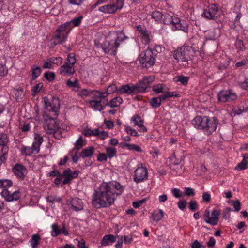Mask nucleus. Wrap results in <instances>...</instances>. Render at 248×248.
I'll return each mask as SVG.
<instances>
[{"mask_svg": "<svg viewBox=\"0 0 248 248\" xmlns=\"http://www.w3.org/2000/svg\"><path fill=\"white\" fill-rule=\"evenodd\" d=\"M147 177L148 170L147 168L143 166V164H140L135 170L134 181L138 183L146 179Z\"/></svg>", "mask_w": 248, "mask_h": 248, "instance_id": "obj_5", "label": "nucleus"}, {"mask_svg": "<svg viewBox=\"0 0 248 248\" xmlns=\"http://www.w3.org/2000/svg\"><path fill=\"white\" fill-rule=\"evenodd\" d=\"M118 93L119 94L126 93L128 94L137 93L138 92L135 85H130L127 84L123 85L118 90Z\"/></svg>", "mask_w": 248, "mask_h": 248, "instance_id": "obj_18", "label": "nucleus"}, {"mask_svg": "<svg viewBox=\"0 0 248 248\" xmlns=\"http://www.w3.org/2000/svg\"><path fill=\"white\" fill-rule=\"evenodd\" d=\"M60 72L61 74L68 76L73 75L75 72V70L73 66L69 64L68 62H65L61 67Z\"/></svg>", "mask_w": 248, "mask_h": 248, "instance_id": "obj_20", "label": "nucleus"}, {"mask_svg": "<svg viewBox=\"0 0 248 248\" xmlns=\"http://www.w3.org/2000/svg\"><path fill=\"white\" fill-rule=\"evenodd\" d=\"M46 201L50 203H53L54 202H60L62 201V198L58 197L56 196H49L46 197Z\"/></svg>", "mask_w": 248, "mask_h": 248, "instance_id": "obj_46", "label": "nucleus"}, {"mask_svg": "<svg viewBox=\"0 0 248 248\" xmlns=\"http://www.w3.org/2000/svg\"><path fill=\"white\" fill-rule=\"evenodd\" d=\"M70 4L81 5L85 0H68Z\"/></svg>", "mask_w": 248, "mask_h": 248, "instance_id": "obj_58", "label": "nucleus"}, {"mask_svg": "<svg viewBox=\"0 0 248 248\" xmlns=\"http://www.w3.org/2000/svg\"><path fill=\"white\" fill-rule=\"evenodd\" d=\"M51 234L53 237H56L61 233V230L59 228L57 224H53L51 225Z\"/></svg>", "mask_w": 248, "mask_h": 248, "instance_id": "obj_35", "label": "nucleus"}, {"mask_svg": "<svg viewBox=\"0 0 248 248\" xmlns=\"http://www.w3.org/2000/svg\"><path fill=\"white\" fill-rule=\"evenodd\" d=\"M44 77L48 81H52L55 78V74L53 72H46L44 74Z\"/></svg>", "mask_w": 248, "mask_h": 248, "instance_id": "obj_43", "label": "nucleus"}, {"mask_svg": "<svg viewBox=\"0 0 248 248\" xmlns=\"http://www.w3.org/2000/svg\"><path fill=\"white\" fill-rule=\"evenodd\" d=\"M125 130L128 134H130L132 136H138L137 132L135 130L132 129L131 127H130L129 126H126L125 127Z\"/></svg>", "mask_w": 248, "mask_h": 248, "instance_id": "obj_53", "label": "nucleus"}, {"mask_svg": "<svg viewBox=\"0 0 248 248\" xmlns=\"http://www.w3.org/2000/svg\"><path fill=\"white\" fill-rule=\"evenodd\" d=\"M171 20L172 16L167 13H164L160 22L165 24H171Z\"/></svg>", "mask_w": 248, "mask_h": 248, "instance_id": "obj_38", "label": "nucleus"}, {"mask_svg": "<svg viewBox=\"0 0 248 248\" xmlns=\"http://www.w3.org/2000/svg\"><path fill=\"white\" fill-rule=\"evenodd\" d=\"M240 86L245 90H248V78L246 79L244 82L239 83Z\"/></svg>", "mask_w": 248, "mask_h": 248, "instance_id": "obj_64", "label": "nucleus"}, {"mask_svg": "<svg viewBox=\"0 0 248 248\" xmlns=\"http://www.w3.org/2000/svg\"><path fill=\"white\" fill-rule=\"evenodd\" d=\"M66 203L68 205H71L73 210L76 212L81 211L83 208V204L81 200L77 197L71 200H67Z\"/></svg>", "mask_w": 248, "mask_h": 248, "instance_id": "obj_15", "label": "nucleus"}, {"mask_svg": "<svg viewBox=\"0 0 248 248\" xmlns=\"http://www.w3.org/2000/svg\"><path fill=\"white\" fill-rule=\"evenodd\" d=\"M145 201L146 199H143L138 201H136L133 202L132 205L134 208H137L141 206Z\"/></svg>", "mask_w": 248, "mask_h": 248, "instance_id": "obj_55", "label": "nucleus"}, {"mask_svg": "<svg viewBox=\"0 0 248 248\" xmlns=\"http://www.w3.org/2000/svg\"><path fill=\"white\" fill-rule=\"evenodd\" d=\"M141 35L143 43L145 44H148L150 41V39L148 31L144 32Z\"/></svg>", "mask_w": 248, "mask_h": 248, "instance_id": "obj_48", "label": "nucleus"}, {"mask_svg": "<svg viewBox=\"0 0 248 248\" xmlns=\"http://www.w3.org/2000/svg\"><path fill=\"white\" fill-rule=\"evenodd\" d=\"M13 182L9 179H2V188H6L12 186Z\"/></svg>", "mask_w": 248, "mask_h": 248, "instance_id": "obj_50", "label": "nucleus"}, {"mask_svg": "<svg viewBox=\"0 0 248 248\" xmlns=\"http://www.w3.org/2000/svg\"><path fill=\"white\" fill-rule=\"evenodd\" d=\"M157 48L161 49L160 46H156L155 49L152 50L147 49L141 52L140 55V62L142 68H149L152 67L155 61Z\"/></svg>", "mask_w": 248, "mask_h": 248, "instance_id": "obj_2", "label": "nucleus"}, {"mask_svg": "<svg viewBox=\"0 0 248 248\" xmlns=\"http://www.w3.org/2000/svg\"><path fill=\"white\" fill-rule=\"evenodd\" d=\"M52 63L60 65L62 62V59L61 57H53L51 58Z\"/></svg>", "mask_w": 248, "mask_h": 248, "instance_id": "obj_57", "label": "nucleus"}, {"mask_svg": "<svg viewBox=\"0 0 248 248\" xmlns=\"http://www.w3.org/2000/svg\"><path fill=\"white\" fill-rule=\"evenodd\" d=\"M115 91L118 92L117 86L115 84H112L108 87V89L106 92L108 93V94H109L110 93H114Z\"/></svg>", "mask_w": 248, "mask_h": 248, "instance_id": "obj_52", "label": "nucleus"}, {"mask_svg": "<svg viewBox=\"0 0 248 248\" xmlns=\"http://www.w3.org/2000/svg\"><path fill=\"white\" fill-rule=\"evenodd\" d=\"M76 60L75 57V55L73 53H70L67 58V62L68 63L72 66L76 63Z\"/></svg>", "mask_w": 248, "mask_h": 248, "instance_id": "obj_47", "label": "nucleus"}, {"mask_svg": "<svg viewBox=\"0 0 248 248\" xmlns=\"http://www.w3.org/2000/svg\"><path fill=\"white\" fill-rule=\"evenodd\" d=\"M41 72V68L37 66L34 68L32 69V80L35 79L38 77L39 76Z\"/></svg>", "mask_w": 248, "mask_h": 248, "instance_id": "obj_42", "label": "nucleus"}, {"mask_svg": "<svg viewBox=\"0 0 248 248\" xmlns=\"http://www.w3.org/2000/svg\"><path fill=\"white\" fill-rule=\"evenodd\" d=\"M210 211L208 209H206L205 210L204 213L203 214V217H204L203 219L205 221V222L207 223L208 219H210V218H211V217H210Z\"/></svg>", "mask_w": 248, "mask_h": 248, "instance_id": "obj_63", "label": "nucleus"}, {"mask_svg": "<svg viewBox=\"0 0 248 248\" xmlns=\"http://www.w3.org/2000/svg\"><path fill=\"white\" fill-rule=\"evenodd\" d=\"M220 214V210L214 209L211 212L212 217L210 219H208L207 223L213 226L217 225L219 220Z\"/></svg>", "mask_w": 248, "mask_h": 248, "instance_id": "obj_21", "label": "nucleus"}, {"mask_svg": "<svg viewBox=\"0 0 248 248\" xmlns=\"http://www.w3.org/2000/svg\"><path fill=\"white\" fill-rule=\"evenodd\" d=\"M44 128L47 133L54 134L57 132L58 129V126L56 124L54 119L52 118H49L46 121Z\"/></svg>", "mask_w": 248, "mask_h": 248, "instance_id": "obj_13", "label": "nucleus"}, {"mask_svg": "<svg viewBox=\"0 0 248 248\" xmlns=\"http://www.w3.org/2000/svg\"><path fill=\"white\" fill-rule=\"evenodd\" d=\"M40 239L41 237L38 234H33L32 236L31 239L30 241L31 246L32 248H37Z\"/></svg>", "mask_w": 248, "mask_h": 248, "instance_id": "obj_31", "label": "nucleus"}, {"mask_svg": "<svg viewBox=\"0 0 248 248\" xmlns=\"http://www.w3.org/2000/svg\"><path fill=\"white\" fill-rule=\"evenodd\" d=\"M70 25V22H67L63 24L60 25L56 30V32L63 33V32H67L68 34L70 30H67V27Z\"/></svg>", "mask_w": 248, "mask_h": 248, "instance_id": "obj_37", "label": "nucleus"}, {"mask_svg": "<svg viewBox=\"0 0 248 248\" xmlns=\"http://www.w3.org/2000/svg\"><path fill=\"white\" fill-rule=\"evenodd\" d=\"M178 94L174 93V92H167L164 93L163 94L160 95L158 98L161 100V102L162 101H164L166 100L167 98L170 97H178Z\"/></svg>", "mask_w": 248, "mask_h": 248, "instance_id": "obj_34", "label": "nucleus"}, {"mask_svg": "<svg viewBox=\"0 0 248 248\" xmlns=\"http://www.w3.org/2000/svg\"><path fill=\"white\" fill-rule=\"evenodd\" d=\"M115 34L116 38L114 41L116 42V44H118V47L121 43L129 38L128 36L124 34L123 30L117 31L115 32Z\"/></svg>", "mask_w": 248, "mask_h": 248, "instance_id": "obj_22", "label": "nucleus"}, {"mask_svg": "<svg viewBox=\"0 0 248 248\" xmlns=\"http://www.w3.org/2000/svg\"><path fill=\"white\" fill-rule=\"evenodd\" d=\"M116 241L115 237L112 234H108L105 235L101 241L100 244L102 246H106L109 244H111Z\"/></svg>", "mask_w": 248, "mask_h": 248, "instance_id": "obj_26", "label": "nucleus"}, {"mask_svg": "<svg viewBox=\"0 0 248 248\" xmlns=\"http://www.w3.org/2000/svg\"><path fill=\"white\" fill-rule=\"evenodd\" d=\"M1 194L5 200L8 202L17 201L21 196L19 191L16 190L11 193L6 189H3Z\"/></svg>", "mask_w": 248, "mask_h": 248, "instance_id": "obj_10", "label": "nucleus"}, {"mask_svg": "<svg viewBox=\"0 0 248 248\" xmlns=\"http://www.w3.org/2000/svg\"><path fill=\"white\" fill-rule=\"evenodd\" d=\"M151 16L155 20L160 22L163 16V13L158 11H155L152 13Z\"/></svg>", "mask_w": 248, "mask_h": 248, "instance_id": "obj_40", "label": "nucleus"}, {"mask_svg": "<svg viewBox=\"0 0 248 248\" xmlns=\"http://www.w3.org/2000/svg\"><path fill=\"white\" fill-rule=\"evenodd\" d=\"M66 86L70 88L77 92L80 88V84L78 79H75L73 81L71 79L68 80L66 83Z\"/></svg>", "mask_w": 248, "mask_h": 248, "instance_id": "obj_28", "label": "nucleus"}, {"mask_svg": "<svg viewBox=\"0 0 248 248\" xmlns=\"http://www.w3.org/2000/svg\"><path fill=\"white\" fill-rule=\"evenodd\" d=\"M202 199L204 202H209L211 200V196L208 192H204L202 194Z\"/></svg>", "mask_w": 248, "mask_h": 248, "instance_id": "obj_59", "label": "nucleus"}, {"mask_svg": "<svg viewBox=\"0 0 248 248\" xmlns=\"http://www.w3.org/2000/svg\"><path fill=\"white\" fill-rule=\"evenodd\" d=\"M94 150L95 149L93 146L88 147L82 150L80 153L79 156L84 158L90 157L93 156Z\"/></svg>", "mask_w": 248, "mask_h": 248, "instance_id": "obj_24", "label": "nucleus"}, {"mask_svg": "<svg viewBox=\"0 0 248 248\" xmlns=\"http://www.w3.org/2000/svg\"><path fill=\"white\" fill-rule=\"evenodd\" d=\"M208 117L198 116L194 118L192 120V124L194 126L198 129L204 130L205 126L206 125Z\"/></svg>", "mask_w": 248, "mask_h": 248, "instance_id": "obj_11", "label": "nucleus"}, {"mask_svg": "<svg viewBox=\"0 0 248 248\" xmlns=\"http://www.w3.org/2000/svg\"><path fill=\"white\" fill-rule=\"evenodd\" d=\"M171 191L175 198H178L182 196L179 189L173 188L172 189Z\"/></svg>", "mask_w": 248, "mask_h": 248, "instance_id": "obj_61", "label": "nucleus"}, {"mask_svg": "<svg viewBox=\"0 0 248 248\" xmlns=\"http://www.w3.org/2000/svg\"><path fill=\"white\" fill-rule=\"evenodd\" d=\"M114 40H105L101 45V47L104 52L110 55H115L118 48V44Z\"/></svg>", "mask_w": 248, "mask_h": 248, "instance_id": "obj_7", "label": "nucleus"}, {"mask_svg": "<svg viewBox=\"0 0 248 248\" xmlns=\"http://www.w3.org/2000/svg\"><path fill=\"white\" fill-rule=\"evenodd\" d=\"M243 158L242 161L235 167V170H243L248 168V155L247 154H244Z\"/></svg>", "mask_w": 248, "mask_h": 248, "instance_id": "obj_27", "label": "nucleus"}, {"mask_svg": "<svg viewBox=\"0 0 248 248\" xmlns=\"http://www.w3.org/2000/svg\"><path fill=\"white\" fill-rule=\"evenodd\" d=\"M91 95H92L93 100H99L105 99V98L108 96V93L105 92H100L97 90H93L91 91Z\"/></svg>", "mask_w": 248, "mask_h": 248, "instance_id": "obj_25", "label": "nucleus"}, {"mask_svg": "<svg viewBox=\"0 0 248 248\" xmlns=\"http://www.w3.org/2000/svg\"><path fill=\"white\" fill-rule=\"evenodd\" d=\"M233 207L235 209V211L238 212L241 209V203L239 200L234 201H232Z\"/></svg>", "mask_w": 248, "mask_h": 248, "instance_id": "obj_51", "label": "nucleus"}, {"mask_svg": "<svg viewBox=\"0 0 248 248\" xmlns=\"http://www.w3.org/2000/svg\"><path fill=\"white\" fill-rule=\"evenodd\" d=\"M124 186L117 181L103 182L95 190L92 203L96 208L109 207L113 205L117 196L124 191Z\"/></svg>", "mask_w": 248, "mask_h": 248, "instance_id": "obj_1", "label": "nucleus"}, {"mask_svg": "<svg viewBox=\"0 0 248 248\" xmlns=\"http://www.w3.org/2000/svg\"><path fill=\"white\" fill-rule=\"evenodd\" d=\"M106 152L108 156L111 158L114 157L116 154V150L115 148H106Z\"/></svg>", "mask_w": 248, "mask_h": 248, "instance_id": "obj_45", "label": "nucleus"}, {"mask_svg": "<svg viewBox=\"0 0 248 248\" xmlns=\"http://www.w3.org/2000/svg\"><path fill=\"white\" fill-rule=\"evenodd\" d=\"M131 121L134 122L135 125H138L141 128V131L146 132L147 131V128L143 125V120L141 119L139 115H134L132 117Z\"/></svg>", "mask_w": 248, "mask_h": 248, "instance_id": "obj_23", "label": "nucleus"}, {"mask_svg": "<svg viewBox=\"0 0 248 248\" xmlns=\"http://www.w3.org/2000/svg\"><path fill=\"white\" fill-rule=\"evenodd\" d=\"M123 100L120 97H116L112 99L108 105L111 108L118 107L122 103Z\"/></svg>", "mask_w": 248, "mask_h": 248, "instance_id": "obj_33", "label": "nucleus"}, {"mask_svg": "<svg viewBox=\"0 0 248 248\" xmlns=\"http://www.w3.org/2000/svg\"><path fill=\"white\" fill-rule=\"evenodd\" d=\"M85 144L86 141L83 140L82 136H80L78 140L75 142V147L73 149L72 152L74 151H78V150L82 148Z\"/></svg>", "mask_w": 248, "mask_h": 248, "instance_id": "obj_30", "label": "nucleus"}, {"mask_svg": "<svg viewBox=\"0 0 248 248\" xmlns=\"http://www.w3.org/2000/svg\"><path fill=\"white\" fill-rule=\"evenodd\" d=\"M43 141V138L39 135L36 134L32 147L23 146L21 150L22 153L26 155H30L34 153H38L40 150V146Z\"/></svg>", "mask_w": 248, "mask_h": 248, "instance_id": "obj_3", "label": "nucleus"}, {"mask_svg": "<svg viewBox=\"0 0 248 248\" xmlns=\"http://www.w3.org/2000/svg\"><path fill=\"white\" fill-rule=\"evenodd\" d=\"M198 204L196 201H191L189 202V209L191 211H194L198 209Z\"/></svg>", "mask_w": 248, "mask_h": 248, "instance_id": "obj_54", "label": "nucleus"}, {"mask_svg": "<svg viewBox=\"0 0 248 248\" xmlns=\"http://www.w3.org/2000/svg\"><path fill=\"white\" fill-rule=\"evenodd\" d=\"M154 76L145 77L140 82L135 85L138 93L145 92L147 88L154 81Z\"/></svg>", "mask_w": 248, "mask_h": 248, "instance_id": "obj_8", "label": "nucleus"}, {"mask_svg": "<svg viewBox=\"0 0 248 248\" xmlns=\"http://www.w3.org/2000/svg\"><path fill=\"white\" fill-rule=\"evenodd\" d=\"M89 103L94 110L101 111L104 109V107L108 105V101L107 99L92 100L89 101Z\"/></svg>", "mask_w": 248, "mask_h": 248, "instance_id": "obj_12", "label": "nucleus"}, {"mask_svg": "<svg viewBox=\"0 0 248 248\" xmlns=\"http://www.w3.org/2000/svg\"><path fill=\"white\" fill-rule=\"evenodd\" d=\"M218 100L221 102L233 101L236 99L237 95L230 90L221 91L217 94Z\"/></svg>", "mask_w": 248, "mask_h": 248, "instance_id": "obj_9", "label": "nucleus"}, {"mask_svg": "<svg viewBox=\"0 0 248 248\" xmlns=\"http://www.w3.org/2000/svg\"><path fill=\"white\" fill-rule=\"evenodd\" d=\"M207 121H208L205 126L204 131L208 134H211L212 132L215 131L217 129L218 124V120L215 117H212L209 118L208 117Z\"/></svg>", "mask_w": 248, "mask_h": 248, "instance_id": "obj_16", "label": "nucleus"}, {"mask_svg": "<svg viewBox=\"0 0 248 248\" xmlns=\"http://www.w3.org/2000/svg\"><path fill=\"white\" fill-rule=\"evenodd\" d=\"M123 147H126L130 150H135L138 152H141L142 151L139 146L135 144L124 143Z\"/></svg>", "mask_w": 248, "mask_h": 248, "instance_id": "obj_39", "label": "nucleus"}, {"mask_svg": "<svg viewBox=\"0 0 248 248\" xmlns=\"http://www.w3.org/2000/svg\"><path fill=\"white\" fill-rule=\"evenodd\" d=\"M164 85L158 84L154 85L153 87V91L156 93H163Z\"/></svg>", "mask_w": 248, "mask_h": 248, "instance_id": "obj_44", "label": "nucleus"}, {"mask_svg": "<svg viewBox=\"0 0 248 248\" xmlns=\"http://www.w3.org/2000/svg\"><path fill=\"white\" fill-rule=\"evenodd\" d=\"M56 32V35L53 37V44L54 45L62 44L64 42L68 35L67 32H63V33L60 32Z\"/></svg>", "mask_w": 248, "mask_h": 248, "instance_id": "obj_19", "label": "nucleus"}, {"mask_svg": "<svg viewBox=\"0 0 248 248\" xmlns=\"http://www.w3.org/2000/svg\"><path fill=\"white\" fill-rule=\"evenodd\" d=\"M124 0H116V4H108L99 7V11L105 13H114L121 9L124 5Z\"/></svg>", "mask_w": 248, "mask_h": 248, "instance_id": "obj_6", "label": "nucleus"}, {"mask_svg": "<svg viewBox=\"0 0 248 248\" xmlns=\"http://www.w3.org/2000/svg\"><path fill=\"white\" fill-rule=\"evenodd\" d=\"M189 78L188 77H185L183 75H180L176 78L175 80L176 82H180L183 85H186L187 84Z\"/></svg>", "mask_w": 248, "mask_h": 248, "instance_id": "obj_41", "label": "nucleus"}, {"mask_svg": "<svg viewBox=\"0 0 248 248\" xmlns=\"http://www.w3.org/2000/svg\"><path fill=\"white\" fill-rule=\"evenodd\" d=\"M59 101L57 99H54L53 98L52 99V102L51 104L50 105V106L49 107L48 109H47L48 111H52L56 113L59 110V108L56 106L57 105H58ZM56 116H58V114L55 113Z\"/></svg>", "mask_w": 248, "mask_h": 248, "instance_id": "obj_32", "label": "nucleus"}, {"mask_svg": "<svg viewBox=\"0 0 248 248\" xmlns=\"http://www.w3.org/2000/svg\"><path fill=\"white\" fill-rule=\"evenodd\" d=\"M14 173L21 179H24L27 174V170L22 165L16 164L12 169Z\"/></svg>", "mask_w": 248, "mask_h": 248, "instance_id": "obj_17", "label": "nucleus"}, {"mask_svg": "<svg viewBox=\"0 0 248 248\" xmlns=\"http://www.w3.org/2000/svg\"><path fill=\"white\" fill-rule=\"evenodd\" d=\"M177 30H182L184 32H187L188 31V27L186 25H183L181 23L179 24H177V27L175 28Z\"/></svg>", "mask_w": 248, "mask_h": 248, "instance_id": "obj_62", "label": "nucleus"}, {"mask_svg": "<svg viewBox=\"0 0 248 248\" xmlns=\"http://www.w3.org/2000/svg\"><path fill=\"white\" fill-rule=\"evenodd\" d=\"M149 102L151 106L154 108H157L161 104V100L158 97L152 98Z\"/></svg>", "mask_w": 248, "mask_h": 248, "instance_id": "obj_36", "label": "nucleus"}, {"mask_svg": "<svg viewBox=\"0 0 248 248\" xmlns=\"http://www.w3.org/2000/svg\"><path fill=\"white\" fill-rule=\"evenodd\" d=\"M82 18V16H79L78 17L74 18L69 22L70 24L72 23L75 26H78L80 24Z\"/></svg>", "mask_w": 248, "mask_h": 248, "instance_id": "obj_49", "label": "nucleus"}, {"mask_svg": "<svg viewBox=\"0 0 248 248\" xmlns=\"http://www.w3.org/2000/svg\"><path fill=\"white\" fill-rule=\"evenodd\" d=\"M218 12V8L215 4L210 5L208 8L204 10L202 16L208 19H213Z\"/></svg>", "mask_w": 248, "mask_h": 248, "instance_id": "obj_14", "label": "nucleus"}, {"mask_svg": "<svg viewBox=\"0 0 248 248\" xmlns=\"http://www.w3.org/2000/svg\"><path fill=\"white\" fill-rule=\"evenodd\" d=\"M189 46H182L175 51L173 57L178 61L187 62L190 59Z\"/></svg>", "mask_w": 248, "mask_h": 248, "instance_id": "obj_4", "label": "nucleus"}, {"mask_svg": "<svg viewBox=\"0 0 248 248\" xmlns=\"http://www.w3.org/2000/svg\"><path fill=\"white\" fill-rule=\"evenodd\" d=\"M164 216V212L163 211L162 209H158L153 212L151 217L154 221L158 222Z\"/></svg>", "mask_w": 248, "mask_h": 248, "instance_id": "obj_29", "label": "nucleus"}, {"mask_svg": "<svg viewBox=\"0 0 248 248\" xmlns=\"http://www.w3.org/2000/svg\"><path fill=\"white\" fill-rule=\"evenodd\" d=\"M43 100L45 104V108L47 110L49 107H50V105L51 104L52 100L49 101L47 97H44L43 98Z\"/></svg>", "mask_w": 248, "mask_h": 248, "instance_id": "obj_60", "label": "nucleus"}, {"mask_svg": "<svg viewBox=\"0 0 248 248\" xmlns=\"http://www.w3.org/2000/svg\"><path fill=\"white\" fill-rule=\"evenodd\" d=\"M185 194L186 195L190 197L195 195V192L193 189L190 187H186L185 188Z\"/></svg>", "mask_w": 248, "mask_h": 248, "instance_id": "obj_56", "label": "nucleus"}]
</instances>
